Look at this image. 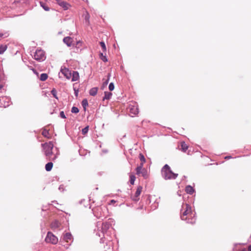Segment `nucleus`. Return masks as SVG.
<instances>
[{"instance_id": "2f4dec72", "label": "nucleus", "mask_w": 251, "mask_h": 251, "mask_svg": "<svg viewBox=\"0 0 251 251\" xmlns=\"http://www.w3.org/2000/svg\"><path fill=\"white\" fill-rule=\"evenodd\" d=\"M88 129H89V126H87L86 127H85V128L82 129V133L83 135L86 134L88 132Z\"/></svg>"}, {"instance_id": "2eb2a0df", "label": "nucleus", "mask_w": 251, "mask_h": 251, "mask_svg": "<svg viewBox=\"0 0 251 251\" xmlns=\"http://www.w3.org/2000/svg\"><path fill=\"white\" fill-rule=\"evenodd\" d=\"M60 223L57 221H55L53 222L50 225L51 228L52 229H57L60 227Z\"/></svg>"}, {"instance_id": "39448f33", "label": "nucleus", "mask_w": 251, "mask_h": 251, "mask_svg": "<svg viewBox=\"0 0 251 251\" xmlns=\"http://www.w3.org/2000/svg\"><path fill=\"white\" fill-rule=\"evenodd\" d=\"M136 174L139 176H143L145 179H147L149 176V174L143 166H138L136 169Z\"/></svg>"}, {"instance_id": "4be33fe9", "label": "nucleus", "mask_w": 251, "mask_h": 251, "mask_svg": "<svg viewBox=\"0 0 251 251\" xmlns=\"http://www.w3.org/2000/svg\"><path fill=\"white\" fill-rule=\"evenodd\" d=\"M112 93L111 92H105L104 93V97H103V100H109L110 99L111 96H112Z\"/></svg>"}, {"instance_id": "7c9ffc66", "label": "nucleus", "mask_w": 251, "mask_h": 251, "mask_svg": "<svg viewBox=\"0 0 251 251\" xmlns=\"http://www.w3.org/2000/svg\"><path fill=\"white\" fill-rule=\"evenodd\" d=\"M71 111L72 113H77L79 112V109L77 107L73 106L72 108Z\"/></svg>"}, {"instance_id": "ddd939ff", "label": "nucleus", "mask_w": 251, "mask_h": 251, "mask_svg": "<svg viewBox=\"0 0 251 251\" xmlns=\"http://www.w3.org/2000/svg\"><path fill=\"white\" fill-rule=\"evenodd\" d=\"M43 136L48 139H50L52 137L51 135L49 133V130L45 128L42 132Z\"/></svg>"}, {"instance_id": "b1692460", "label": "nucleus", "mask_w": 251, "mask_h": 251, "mask_svg": "<svg viewBox=\"0 0 251 251\" xmlns=\"http://www.w3.org/2000/svg\"><path fill=\"white\" fill-rule=\"evenodd\" d=\"M40 4L41 6L42 7L45 11H48L50 10V8L45 3L40 1Z\"/></svg>"}, {"instance_id": "bb28decb", "label": "nucleus", "mask_w": 251, "mask_h": 251, "mask_svg": "<svg viewBox=\"0 0 251 251\" xmlns=\"http://www.w3.org/2000/svg\"><path fill=\"white\" fill-rule=\"evenodd\" d=\"M100 46L102 48V50L103 52H106V46L105 45V43L103 42H100Z\"/></svg>"}, {"instance_id": "6ab92c4d", "label": "nucleus", "mask_w": 251, "mask_h": 251, "mask_svg": "<svg viewBox=\"0 0 251 251\" xmlns=\"http://www.w3.org/2000/svg\"><path fill=\"white\" fill-rule=\"evenodd\" d=\"M98 88L97 87H94L90 89L89 94L91 96H95L98 92Z\"/></svg>"}, {"instance_id": "9b49d317", "label": "nucleus", "mask_w": 251, "mask_h": 251, "mask_svg": "<svg viewBox=\"0 0 251 251\" xmlns=\"http://www.w3.org/2000/svg\"><path fill=\"white\" fill-rule=\"evenodd\" d=\"M63 240L66 242L68 243L70 241H73V236L70 233L67 232L63 234Z\"/></svg>"}, {"instance_id": "72a5a7b5", "label": "nucleus", "mask_w": 251, "mask_h": 251, "mask_svg": "<svg viewBox=\"0 0 251 251\" xmlns=\"http://www.w3.org/2000/svg\"><path fill=\"white\" fill-rule=\"evenodd\" d=\"M114 89V85L113 83H110L109 85V89L110 91H112Z\"/></svg>"}, {"instance_id": "5701e85b", "label": "nucleus", "mask_w": 251, "mask_h": 251, "mask_svg": "<svg viewBox=\"0 0 251 251\" xmlns=\"http://www.w3.org/2000/svg\"><path fill=\"white\" fill-rule=\"evenodd\" d=\"M48 77V75L47 74L44 73L41 75L40 79L41 81H45L47 79Z\"/></svg>"}, {"instance_id": "473e14b6", "label": "nucleus", "mask_w": 251, "mask_h": 251, "mask_svg": "<svg viewBox=\"0 0 251 251\" xmlns=\"http://www.w3.org/2000/svg\"><path fill=\"white\" fill-rule=\"evenodd\" d=\"M89 18H90V15L88 12H86V14L85 16V20L86 22L88 23V24H89Z\"/></svg>"}, {"instance_id": "1a4fd4ad", "label": "nucleus", "mask_w": 251, "mask_h": 251, "mask_svg": "<svg viewBox=\"0 0 251 251\" xmlns=\"http://www.w3.org/2000/svg\"><path fill=\"white\" fill-rule=\"evenodd\" d=\"M129 112L131 116H134L137 115L139 113V110L137 105H130L129 107Z\"/></svg>"}, {"instance_id": "c85d7f7f", "label": "nucleus", "mask_w": 251, "mask_h": 251, "mask_svg": "<svg viewBox=\"0 0 251 251\" xmlns=\"http://www.w3.org/2000/svg\"><path fill=\"white\" fill-rule=\"evenodd\" d=\"M135 178L136 177L134 175H131L130 176V182L131 184H134Z\"/></svg>"}, {"instance_id": "4468645a", "label": "nucleus", "mask_w": 251, "mask_h": 251, "mask_svg": "<svg viewBox=\"0 0 251 251\" xmlns=\"http://www.w3.org/2000/svg\"><path fill=\"white\" fill-rule=\"evenodd\" d=\"M72 81H75L79 79V74L77 72L74 71L73 73L72 74Z\"/></svg>"}, {"instance_id": "f3484780", "label": "nucleus", "mask_w": 251, "mask_h": 251, "mask_svg": "<svg viewBox=\"0 0 251 251\" xmlns=\"http://www.w3.org/2000/svg\"><path fill=\"white\" fill-rule=\"evenodd\" d=\"M139 158L141 161V163L139 166H143L144 164L146 162V159L143 154L140 153Z\"/></svg>"}, {"instance_id": "4c0bfd02", "label": "nucleus", "mask_w": 251, "mask_h": 251, "mask_svg": "<svg viewBox=\"0 0 251 251\" xmlns=\"http://www.w3.org/2000/svg\"><path fill=\"white\" fill-rule=\"evenodd\" d=\"M81 44V42H77V45H79V44Z\"/></svg>"}, {"instance_id": "aec40b11", "label": "nucleus", "mask_w": 251, "mask_h": 251, "mask_svg": "<svg viewBox=\"0 0 251 251\" xmlns=\"http://www.w3.org/2000/svg\"><path fill=\"white\" fill-rule=\"evenodd\" d=\"M53 167V163L52 162H49L45 165L46 170L48 172H49L51 170Z\"/></svg>"}, {"instance_id": "cd10ccee", "label": "nucleus", "mask_w": 251, "mask_h": 251, "mask_svg": "<svg viewBox=\"0 0 251 251\" xmlns=\"http://www.w3.org/2000/svg\"><path fill=\"white\" fill-rule=\"evenodd\" d=\"M82 105L84 108V109H86V106L88 105V103L87 101V100L86 99H84L82 101Z\"/></svg>"}, {"instance_id": "f8f14e48", "label": "nucleus", "mask_w": 251, "mask_h": 251, "mask_svg": "<svg viewBox=\"0 0 251 251\" xmlns=\"http://www.w3.org/2000/svg\"><path fill=\"white\" fill-rule=\"evenodd\" d=\"M63 41L68 47H71L73 45V39L70 37H65Z\"/></svg>"}, {"instance_id": "7ed1b4c3", "label": "nucleus", "mask_w": 251, "mask_h": 251, "mask_svg": "<svg viewBox=\"0 0 251 251\" xmlns=\"http://www.w3.org/2000/svg\"><path fill=\"white\" fill-rule=\"evenodd\" d=\"M162 176L165 179H175L177 176V174L173 173L168 165H165L161 170Z\"/></svg>"}, {"instance_id": "0eeeda50", "label": "nucleus", "mask_w": 251, "mask_h": 251, "mask_svg": "<svg viewBox=\"0 0 251 251\" xmlns=\"http://www.w3.org/2000/svg\"><path fill=\"white\" fill-rule=\"evenodd\" d=\"M142 190V187L139 186L137 187L135 193L133 196L131 197V199L133 201H137L139 200V196L141 194Z\"/></svg>"}, {"instance_id": "dca6fc26", "label": "nucleus", "mask_w": 251, "mask_h": 251, "mask_svg": "<svg viewBox=\"0 0 251 251\" xmlns=\"http://www.w3.org/2000/svg\"><path fill=\"white\" fill-rule=\"evenodd\" d=\"M185 191L187 194L191 195L194 192V189L191 186L187 185L185 187Z\"/></svg>"}, {"instance_id": "c9c22d12", "label": "nucleus", "mask_w": 251, "mask_h": 251, "mask_svg": "<svg viewBox=\"0 0 251 251\" xmlns=\"http://www.w3.org/2000/svg\"><path fill=\"white\" fill-rule=\"evenodd\" d=\"M116 202V201H114V200H112L110 201V202H109V204H113L114 203H115Z\"/></svg>"}, {"instance_id": "58836bf2", "label": "nucleus", "mask_w": 251, "mask_h": 251, "mask_svg": "<svg viewBox=\"0 0 251 251\" xmlns=\"http://www.w3.org/2000/svg\"><path fill=\"white\" fill-rule=\"evenodd\" d=\"M3 36L2 33H0V38L1 37Z\"/></svg>"}, {"instance_id": "f03ea898", "label": "nucleus", "mask_w": 251, "mask_h": 251, "mask_svg": "<svg viewBox=\"0 0 251 251\" xmlns=\"http://www.w3.org/2000/svg\"><path fill=\"white\" fill-rule=\"evenodd\" d=\"M42 147L43 148L44 154L48 160H51L52 161H54L57 158V154L54 155V157L52 159L51 158V156L53 154L52 149L54 147V145L52 142L50 141L48 143L42 144Z\"/></svg>"}, {"instance_id": "f704fd0d", "label": "nucleus", "mask_w": 251, "mask_h": 251, "mask_svg": "<svg viewBox=\"0 0 251 251\" xmlns=\"http://www.w3.org/2000/svg\"><path fill=\"white\" fill-rule=\"evenodd\" d=\"M60 117L62 118H66V116L63 111H61L60 113Z\"/></svg>"}, {"instance_id": "c756f323", "label": "nucleus", "mask_w": 251, "mask_h": 251, "mask_svg": "<svg viewBox=\"0 0 251 251\" xmlns=\"http://www.w3.org/2000/svg\"><path fill=\"white\" fill-rule=\"evenodd\" d=\"M51 93L55 98H56V99H58V98L57 97V91L55 89H53L51 91Z\"/></svg>"}, {"instance_id": "f257e3e1", "label": "nucleus", "mask_w": 251, "mask_h": 251, "mask_svg": "<svg viewBox=\"0 0 251 251\" xmlns=\"http://www.w3.org/2000/svg\"><path fill=\"white\" fill-rule=\"evenodd\" d=\"M181 218L182 220L186 221L191 219V221H188V223L191 224H194L196 223V218L195 215L193 213L192 207L191 206L187 204H185L182 205L181 209Z\"/></svg>"}, {"instance_id": "e433bc0d", "label": "nucleus", "mask_w": 251, "mask_h": 251, "mask_svg": "<svg viewBox=\"0 0 251 251\" xmlns=\"http://www.w3.org/2000/svg\"><path fill=\"white\" fill-rule=\"evenodd\" d=\"M248 251H251V245L248 247Z\"/></svg>"}, {"instance_id": "a211bd4d", "label": "nucleus", "mask_w": 251, "mask_h": 251, "mask_svg": "<svg viewBox=\"0 0 251 251\" xmlns=\"http://www.w3.org/2000/svg\"><path fill=\"white\" fill-rule=\"evenodd\" d=\"M181 150L184 152H185L188 149V146L184 142L181 143Z\"/></svg>"}, {"instance_id": "412c9836", "label": "nucleus", "mask_w": 251, "mask_h": 251, "mask_svg": "<svg viewBox=\"0 0 251 251\" xmlns=\"http://www.w3.org/2000/svg\"><path fill=\"white\" fill-rule=\"evenodd\" d=\"M110 75V74H108V78L106 79H103V80H102V81H103L102 86V87H101L102 89H103V88L104 87L107 86V84L108 83V81H109Z\"/></svg>"}, {"instance_id": "393cba45", "label": "nucleus", "mask_w": 251, "mask_h": 251, "mask_svg": "<svg viewBox=\"0 0 251 251\" xmlns=\"http://www.w3.org/2000/svg\"><path fill=\"white\" fill-rule=\"evenodd\" d=\"M7 47L5 45H1L0 46V54L3 53L6 50Z\"/></svg>"}, {"instance_id": "9d476101", "label": "nucleus", "mask_w": 251, "mask_h": 251, "mask_svg": "<svg viewBox=\"0 0 251 251\" xmlns=\"http://www.w3.org/2000/svg\"><path fill=\"white\" fill-rule=\"evenodd\" d=\"M61 72L62 74L67 78L70 79L72 76V73L71 71H70L68 69L64 68H62L61 70Z\"/></svg>"}, {"instance_id": "ea45409f", "label": "nucleus", "mask_w": 251, "mask_h": 251, "mask_svg": "<svg viewBox=\"0 0 251 251\" xmlns=\"http://www.w3.org/2000/svg\"><path fill=\"white\" fill-rule=\"evenodd\" d=\"M230 158V156H227L226 157V158Z\"/></svg>"}, {"instance_id": "423d86ee", "label": "nucleus", "mask_w": 251, "mask_h": 251, "mask_svg": "<svg viewBox=\"0 0 251 251\" xmlns=\"http://www.w3.org/2000/svg\"><path fill=\"white\" fill-rule=\"evenodd\" d=\"M45 241L47 243L56 244L58 242V238L51 232H48L45 238Z\"/></svg>"}, {"instance_id": "a19ab883", "label": "nucleus", "mask_w": 251, "mask_h": 251, "mask_svg": "<svg viewBox=\"0 0 251 251\" xmlns=\"http://www.w3.org/2000/svg\"><path fill=\"white\" fill-rule=\"evenodd\" d=\"M241 251H246V250L244 249V250H242Z\"/></svg>"}, {"instance_id": "6e6552de", "label": "nucleus", "mask_w": 251, "mask_h": 251, "mask_svg": "<svg viewBox=\"0 0 251 251\" xmlns=\"http://www.w3.org/2000/svg\"><path fill=\"white\" fill-rule=\"evenodd\" d=\"M56 1V3L60 5L61 7H62L64 10H66L71 7V5L67 3L66 1H63L62 0H55Z\"/></svg>"}, {"instance_id": "a878e982", "label": "nucleus", "mask_w": 251, "mask_h": 251, "mask_svg": "<svg viewBox=\"0 0 251 251\" xmlns=\"http://www.w3.org/2000/svg\"><path fill=\"white\" fill-rule=\"evenodd\" d=\"M100 59L104 62H106L107 61V59L106 57V56L105 55L103 54V52H101V53H100Z\"/></svg>"}, {"instance_id": "20e7f679", "label": "nucleus", "mask_w": 251, "mask_h": 251, "mask_svg": "<svg viewBox=\"0 0 251 251\" xmlns=\"http://www.w3.org/2000/svg\"><path fill=\"white\" fill-rule=\"evenodd\" d=\"M34 58L39 61H43L46 59L45 51L41 49H37L34 54Z\"/></svg>"}]
</instances>
